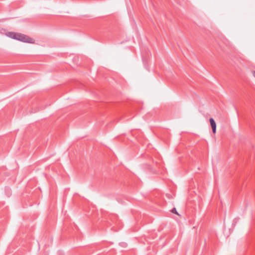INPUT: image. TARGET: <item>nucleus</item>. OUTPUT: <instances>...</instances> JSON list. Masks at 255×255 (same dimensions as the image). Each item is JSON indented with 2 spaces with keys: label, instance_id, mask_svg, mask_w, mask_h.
Instances as JSON below:
<instances>
[{
  "label": "nucleus",
  "instance_id": "f03ea898",
  "mask_svg": "<svg viewBox=\"0 0 255 255\" xmlns=\"http://www.w3.org/2000/svg\"><path fill=\"white\" fill-rule=\"evenodd\" d=\"M212 129V131L213 133H216V124L213 118H210L209 120Z\"/></svg>",
  "mask_w": 255,
  "mask_h": 255
},
{
  "label": "nucleus",
  "instance_id": "f257e3e1",
  "mask_svg": "<svg viewBox=\"0 0 255 255\" xmlns=\"http://www.w3.org/2000/svg\"><path fill=\"white\" fill-rule=\"evenodd\" d=\"M6 35L14 39L18 40L22 42L29 43H34V40L24 34L13 32H8L6 33Z\"/></svg>",
  "mask_w": 255,
  "mask_h": 255
},
{
  "label": "nucleus",
  "instance_id": "20e7f679",
  "mask_svg": "<svg viewBox=\"0 0 255 255\" xmlns=\"http://www.w3.org/2000/svg\"><path fill=\"white\" fill-rule=\"evenodd\" d=\"M253 76H254V77L255 78V71H254L253 73Z\"/></svg>",
  "mask_w": 255,
  "mask_h": 255
},
{
  "label": "nucleus",
  "instance_id": "7ed1b4c3",
  "mask_svg": "<svg viewBox=\"0 0 255 255\" xmlns=\"http://www.w3.org/2000/svg\"><path fill=\"white\" fill-rule=\"evenodd\" d=\"M171 211L172 212V213H175L177 215H179L178 213H177V212L176 211V208H173Z\"/></svg>",
  "mask_w": 255,
  "mask_h": 255
}]
</instances>
